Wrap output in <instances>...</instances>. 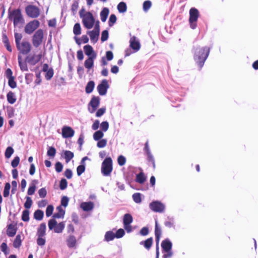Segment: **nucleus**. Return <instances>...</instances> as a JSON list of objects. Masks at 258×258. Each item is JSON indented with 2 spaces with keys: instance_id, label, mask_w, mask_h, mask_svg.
I'll return each mask as SVG.
<instances>
[{
  "instance_id": "nucleus-1",
  "label": "nucleus",
  "mask_w": 258,
  "mask_h": 258,
  "mask_svg": "<svg viewBox=\"0 0 258 258\" xmlns=\"http://www.w3.org/2000/svg\"><path fill=\"white\" fill-rule=\"evenodd\" d=\"M209 52L210 48L208 47L197 48L196 49L194 55V59L200 68L204 66Z\"/></svg>"
},
{
  "instance_id": "nucleus-2",
  "label": "nucleus",
  "mask_w": 258,
  "mask_h": 258,
  "mask_svg": "<svg viewBox=\"0 0 258 258\" xmlns=\"http://www.w3.org/2000/svg\"><path fill=\"white\" fill-rule=\"evenodd\" d=\"M9 19L13 22L15 27H20L24 23V19L19 9L9 11Z\"/></svg>"
},
{
  "instance_id": "nucleus-3",
  "label": "nucleus",
  "mask_w": 258,
  "mask_h": 258,
  "mask_svg": "<svg viewBox=\"0 0 258 258\" xmlns=\"http://www.w3.org/2000/svg\"><path fill=\"white\" fill-rule=\"evenodd\" d=\"M80 16L82 19L83 24L86 28L90 29L96 24L94 17L90 12H86L84 14H82L80 12Z\"/></svg>"
},
{
  "instance_id": "nucleus-4",
  "label": "nucleus",
  "mask_w": 258,
  "mask_h": 258,
  "mask_svg": "<svg viewBox=\"0 0 258 258\" xmlns=\"http://www.w3.org/2000/svg\"><path fill=\"white\" fill-rule=\"evenodd\" d=\"M112 161L110 157L105 159L102 163L101 172L104 176H109L112 171Z\"/></svg>"
},
{
  "instance_id": "nucleus-5",
  "label": "nucleus",
  "mask_w": 258,
  "mask_h": 258,
  "mask_svg": "<svg viewBox=\"0 0 258 258\" xmlns=\"http://www.w3.org/2000/svg\"><path fill=\"white\" fill-rule=\"evenodd\" d=\"M48 225L49 230L53 229L54 232L57 233H61L65 227L64 222H61L57 224L56 221L54 219L49 220Z\"/></svg>"
},
{
  "instance_id": "nucleus-6",
  "label": "nucleus",
  "mask_w": 258,
  "mask_h": 258,
  "mask_svg": "<svg viewBox=\"0 0 258 258\" xmlns=\"http://www.w3.org/2000/svg\"><path fill=\"white\" fill-rule=\"evenodd\" d=\"M44 33L42 29H38L33 35L32 39L33 45L35 47L39 46L43 41Z\"/></svg>"
},
{
  "instance_id": "nucleus-7",
  "label": "nucleus",
  "mask_w": 258,
  "mask_h": 258,
  "mask_svg": "<svg viewBox=\"0 0 258 258\" xmlns=\"http://www.w3.org/2000/svg\"><path fill=\"white\" fill-rule=\"evenodd\" d=\"M199 17V11L195 8L190 9V10H189V22L190 24V27L191 29H194L196 28L197 21Z\"/></svg>"
},
{
  "instance_id": "nucleus-8",
  "label": "nucleus",
  "mask_w": 258,
  "mask_h": 258,
  "mask_svg": "<svg viewBox=\"0 0 258 258\" xmlns=\"http://www.w3.org/2000/svg\"><path fill=\"white\" fill-rule=\"evenodd\" d=\"M17 49L19 51V54H27L31 50V45L29 42L23 40L21 42L16 45Z\"/></svg>"
},
{
  "instance_id": "nucleus-9",
  "label": "nucleus",
  "mask_w": 258,
  "mask_h": 258,
  "mask_svg": "<svg viewBox=\"0 0 258 258\" xmlns=\"http://www.w3.org/2000/svg\"><path fill=\"white\" fill-rule=\"evenodd\" d=\"M99 33V22L98 21L96 22L93 30L92 31H88L87 33L89 35L91 41L93 43H96L98 40Z\"/></svg>"
},
{
  "instance_id": "nucleus-10",
  "label": "nucleus",
  "mask_w": 258,
  "mask_h": 258,
  "mask_svg": "<svg viewBox=\"0 0 258 258\" xmlns=\"http://www.w3.org/2000/svg\"><path fill=\"white\" fill-rule=\"evenodd\" d=\"M26 13L27 16L32 18H36L40 15V10L35 6L29 5L25 8Z\"/></svg>"
},
{
  "instance_id": "nucleus-11",
  "label": "nucleus",
  "mask_w": 258,
  "mask_h": 258,
  "mask_svg": "<svg viewBox=\"0 0 258 258\" xmlns=\"http://www.w3.org/2000/svg\"><path fill=\"white\" fill-rule=\"evenodd\" d=\"M39 25L40 22L37 20L30 21L25 26V32L26 34H31L39 27Z\"/></svg>"
},
{
  "instance_id": "nucleus-12",
  "label": "nucleus",
  "mask_w": 258,
  "mask_h": 258,
  "mask_svg": "<svg viewBox=\"0 0 258 258\" xmlns=\"http://www.w3.org/2000/svg\"><path fill=\"white\" fill-rule=\"evenodd\" d=\"M100 104V98L93 96L88 105V109L90 113H94Z\"/></svg>"
},
{
  "instance_id": "nucleus-13",
  "label": "nucleus",
  "mask_w": 258,
  "mask_h": 258,
  "mask_svg": "<svg viewBox=\"0 0 258 258\" xmlns=\"http://www.w3.org/2000/svg\"><path fill=\"white\" fill-rule=\"evenodd\" d=\"M155 234L156 237V258L159 257V241L161 235V230L160 228L158 226L157 221H156L155 222Z\"/></svg>"
},
{
  "instance_id": "nucleus-14",
  "label": "nucleus",
  "mask_w": 258,
  "mask_h": 258,
  "mask_svg": "<svg viewBox=\"0 0 258 258\" xmlns=\"http://www.w3.org/2000/svg\"><path fill=\"white\" fill-rule=\"evenodd\" d=\"M150 209L156 212H162L165 210V206L159 201L153 202L150 204Z\"/></svg>"
},
{
  "instance_id": "nucleus-15",
  "label": "nucleus",
  "mask_w": 258,
  "mask_h": 258,
  "mask_svg": "<svg viewBox=\"0 0 258 258\" xmlns=\"http://www.w3.org/2000/svg\"><path fill=\"white\" fill-rule=\"evenodd\" d=\"M109 85L106 80H103L97 87V91L100 95H105L106 94Z\"/></svg>"
},
{
  "instance_id": "nucleus-16",
  "label": "nucleus",
  "mask_w": 258,
  "mask_h": 258,
  "mask_svg": "<svg viewBox=\"0 0 258 258\" xmlns=\"http://www.w3.org/2000/svg\"><path fill=\"white\" fill-rule=\"evenodd\" d=\"M41 58V54H30L26 57V61L29 64L34 66L38 63Z\"/></svg>"
},
{
  "instance_id": "nucleus-17",
  "label": "nucleus",
  "mask_w": 258,
  "mask_h": 258,
  "mask_svg": "<svg viewBox=\"0 0 258 258\" xmlns=\"http://www.w3.org/2000/svg\"><path fill=\"white\" fill-rule=\"evenodd\" d=\"M130 46L134 52H137L140 49L141 45L139 40L135 36H132L130 40Z\"/></svg>"
},
{
  "instance_id": "nucleus-18",
  "label": "nucleus",
  "mask_w": 258,
  "mask_h": 258,
  "mask_svg": "<svg viewBox=\"0 0 258 258\" xmlns=\"http://www.w3.org/2000/svg\"><path fill=\"white\" fill-rule=\"evenodd\" d=\"M66 243L69 248H76L77 245V239L76 237L74 235H70L66 239Z\"/></svg>"
},
{
  "instance_id": "nucleus-19",
  "label": "nucleus",
  "mask_w": 258,
  "mask_h": 258,
  "mask_svg": "<svg viewBox=\"0 0 258 258\" xmlns=\"http://www.w3.org/2000/svg\"><path fill=\"white\" fill-rule=\"evenodd\" d=\"M74 135V130L69 126H64L62 128V136L64 138L72 137Z\"/></svg>"
},
{
  "instance_id": "nucleus-20",
  "label": "nucleus",
  "mask_w": 258,
  "mask_h": 258,
  "mask_svg": "<svg viewBox=\"0 0 258 258\" xmlns=\"http://www.w3.org/2000/svg\"><path fill=\"white\" fill-rule=\"evenodd\" d=\"M89 158L87 156L83 157L81 161V165L78 166L77 168V174L80 176L85 170V161L89 160Z\"/></svg>"
},
{
  "instance_id": "nucleus-21",
  "label": "nucleus",
  "mask_w": 258,
  "mask_h": 258,
  "mask_svg": "<svg viewBox=\"0 0 258 258\" xmlns=\"http://www.w3.org/2000/svg\"><path fill=\"white\" fill-rule=\"evenodd\" d=\"M18 60L19 63V66L20 68V69L22 71H27L28 70L27 61L25 60H23L22 58V56L21 54H19L18 56Z\"/></svg>"
},
{
  "instance_id": "nucleus-22",
  "label": "nucleus",
  "mask_w": 258,
  "mask_h": 258,
  "mask_svg": "<svg viewBox=\"0 0 258 258\" xmlns=\"http://www.w3.org/2000/svg\"><path fill=\"white\" fill-rule=\"evenodd\" d=\"M46 226L45 223H41L37 228L36 235L37 236L45 237L46 235Z\"/></svg>"
},
{
  "instance_id": "nucleus-23",
  "label": "nucleus",
  "mask_w": 258,
  "mask_h": 258,
  "mask_svg": "<svg viewBox=\"0 0 258 258\" xmlns=\"http://www.w3.org/2000/svg\"><path fill=\"white\" fill-rule=\"evenodd\" d=\"M94 204L92 202H83L81 204V208L86 212L90 211L94 208Z\"/></svg>"
},
{
  "instance_id": "nucleus-24",
  "label": "nucleus",
  "mask_w": 258,
  "mask_h": 258,
  "mask_svg": "<svg viewBox=\"0 0 258 258\" xmlns=\"http://www.w3.org/2000/svg\"><path fill=\"white\" fill-rule=\"evenodd\" d=\"M84 50L85 51V53L90 57L93 56L94 55H95V57H96V53L94 51L92 47L89 45H87L84 46Z\"/></svg>"
},
{
  "instance_id": "nucleus-25",
  "label": "nucleus",
  "mask_w": 258,
  "mask_h": 258,
  "mask_svg": "<svg viewBox=\"0 0 258 258\" xmlns=\"http://www.w3.org/2000/svg\"><path fill=\"white\" fill-rule=\"evenodd\" d=\"M16 232L17 227L15 225L10 224L8 225L7 230V234L9 237L14 236L16 234Z\"/></svg>"
},
{
  "instance_id": "nucleus-26",
  "label": "nucleus",
  "mask_w": 258,
  "mask_h": 258,
  "mask_svg": "<svg viewBox=\"0 0 258 258\" xmlns=\"http://www.w3.org/2000/svg\"><path fill=\"white\" fill-rule=\"evenodd\" d=\"M172 245V244L171 242L168 239L163 240L161 243V247L164 251L171 250Z\"/></svg>"
},
{
  "instance_id": "nucleus-27",
  "label": "nucleus",
  "mask_w": 258,
  "mask_h": 258,
  "mask_svg": "<svg viewBox=\"0 0 258 258\" xmlns=\"http://www.w3.org/2000/svg\"><path fill=\"white\" fill-rule=\"evenodd\" d=\"M95 55L88 57L84 62L85 67L87 69H90L93 67L94 60L96 58Z\"/></svg>"
},
{
  "instance_id": "nucleus-28",
  "label": "nucleus",
  "mask_w": 258,
  "mask_h": 258,
  "mask_svg": "<svg viewBox=\"0 0 258 258\" xmlns=\"http://www.w3.org/2000/svg\"><path fill=\"white\" fill-rule=\"evenodd\" d=\"M38 183V180H33L31 182V183L30 184V186L28 188L27 194L29 195H32L34 194L36 189V185Z\"/></svg>"
},
{
  "instance_id": "nucleus-29",
  "label": "nucleus",
  "mask_w": 258,
  "mask_h": 258,
  "mask_svg": "<svg viewBox=\"0 0 258 258\" xmlns=\"http://www.w3.org/2000/svg\"><path fill=\"white\" fill-rule=\"evenodd\" d=\"M7 99L9 103L13 104L16 101L15 94L12 91L9 92L7 95Z\"/></svg>"
},
{
  "instance_id": "nucleus-30",
  "label": "nucleus",
  "mask_w": 258,
  "mask_h": 258,
  "mask_svg": "<svg viewBox=\"0 0 258 258\" xmlns=\"http://www.w3.org/2000/svg\"><path fill=\"white\" fill-rule=\"evenodd\" d=\"M109 11L108 8H104L101 11L100 13V18L101 21L103 22H104L106 21L108 14H109Z\"/></svg>"
},
{
  "instance_id": "nucleus-31",
  "label": "nucleus",
  "mask_w": 258,
  "mask_h": 258,
  "mask_svg": "<svg viewBox=\"0 0 258 258\" xmlns=\"http://www.w3.org/2000/svg\"><path fill=\"white\" fill-rule=\"evenodd\" d=\"M56 210H57L58 212L55 213L53 217L55 218H63L65 214V211L60 206L57 207Z\"/></svg>"
},
{
  "instance_id": "nucleus-32",
  "label": "nucleus",
  "mask_w": 258,
  "mask_h": 258,
  "mask_svg": "<svg viewBox=\"0 0 258 258\" xmlns=\"http://www.w3.org/2000/svg\"><path fill=\"white\" fill-rule=\"evenodd\" d=\"M152 243H153V238L151 237L148 238L145 241H141L140 243V244L141 245H144V247L147 249H149L150 248V247H151V246L152 245Z\"/></svg>"
},
{
  "instance_id": "nucleus-33",
  "label": "nucleus",
  "mask_w": 258,
  "mask_h": 258,
  "mask_svg": "<svg viewBox=\"0 0 258 258\" xmlns=\"http://www.w3.org/2000/svg\"><path fill=\"white\" fill-rule=\"evenodd\" d=\"M74 153L70 151H63V157L67 163L69 162L74 157Z\"/></svg>"
},
{
  "instance_id": "nucleus-34",
  "label": "nucleus",
  "mask_w": 258,
  "mask_h": 258,
  "mask_svg": "<svg viewBox=\"0 0 258 258\" xmlns=\"http://www.w3.org/2000/svg\"><path fill=\"white\" fill-rule=\"evenodd\" d=\"M115 237V234L111 231H108L105 234L104 239L106 241H110Z\"/></svg>"
},
{
  "instance_id": "nucleus-35",
  "label": "nucleus",
  "mask_w": 258,
  "mask_h": 258,
  "mask_svg": "<svg viewBox=\"0 0 258 258\" xmlns=\"http://www.w3.org/2000/svg\"><path fill=\"white\" fill-rule=\"evenodd\" d=\"M22 244L21 236L19 234L17 235L13 242V246L15 248H19Z\"/></svg>"
},
{
  "instance_id": "nucleus-36",
  "label": "nucleus",
  "mask_w": 258,
  "mask_h": 258,
  "mask_svg": "<svg viewBox=\"0 0 258 258\" xmlns=\"http://www.w3.org/2000/svg\"><path fill=\"white\" fill-rule=\"evenodd\" d=\"M43 216V212L40 210H36L34 214V217L37 220H41Z\"/></svg>"
},
{
  "instance_id": "nucleus-37",
  "label": "nucleus",
  "mask_w": 258,
  "mask_h": 258,
  "mask_svg": "<svg viewBox=\"0 0 258 258\" xmlns=\"http://www.w3.org/2000/svg\"><path fill=\"white\" fill-rule=\"evenodd\" d=\"M94 86H95V83L93 81H89L86 87V92L87 93H91L94 88Z\"/></svg>"
},
{
  "instance_id": "nucleus-38",
  "label": "nucleus",
  "mask_w": 258,
  "mask_h": 258,
  "mask_svg": "<svg viewBox=\"0 0 258 258\" xmlns=\"http://www.w3.org/2000/svg\"><path fill=\"white\" fill-rule=\"evenodd\" d=\"M146 177L144 174L143 172H141L136 176V181L140 183H143L145 182Z\"/></svg>"
},
{
  "instance_id": "nucleus-39",
  "label": "nucleus",
  "mask_w": 258,
  "mask_h": 258,
  "mask_svg": "<svg viewBox=\"0 0 258 258\" xmlns=\"http://www.w3.org/2000/svg\"><path fill=\"white\" fill-rule=\"evenodd\" d=\"M104 136V134L101 131H97L93 134V139L95 141L101 140Z\"/></svg>"
},
{
  "instance_id": "nucleus-40",
  "label": "nucleus",
  "mask_w": 258,
  "mask_h": 258,
  "mask_svg": "<svg viewBox=\"0 0 258 258\" xmlns=\"http://www.w3.org/2000/svg\"><path fill=\"white\" fill-rule=\"evenodd\" d=\"M133 222V218L131 215L125 214L123 217V224H131Z\"/></svg>"
},
{
  "instance_id": "nucleus-41",
  "label": "nucleus",
  "mask_w": 258,
  "mask_h": 258,
  "mask_svg": "<svg viewBox=\"0 0 258 258\" xmlns=\"http://www.w3.org/2000/svg\"><path fill=\"white\" fill-rule=\"evenodd\" d=\"M73 32L76 35H79L81 34V28L79 23H76L75 24L73 28Z\"/></svg>"
},
{
  "instance_id": "nucleus-42",
  "label": "nucleus",
  "mask_w": 258,
  "mask_h": 258,
  "mask_svg": "<svg viewBox=\"0 0 258 258\" xmlns=\"http://www.w3.org/2000/svg\"><path fill=\"white\" fill-rule=\"evenodd\" d=\"M14 150L11 147H8L5 151V155L6 158L9 159L11 157L12 154L14 153Z\"/></svg>"
},
{
  "instance_id": "nucleus-43",
  "label": "nucleus",
  "mask_w": 258,
  "mask_h": 258,
  "mask_svg": "<svg viewBox=\"0 0 258 258\" xmlns=\"http://www.w3.org/2000/svg\"><path fill=\"white\" fill-rule=\"evenodd\" d=\"M117 9L120 13H124L126 12V4L124 2H120L117 6Z\"/></svg>"
},
{
  "instance_id": "nucleus-44",
  "label": "nucleus",
  "mask_w": 258,
  "mask_h": 258,
  "mask_svg": "<svg viewBox=\"0 0 258 258\" xmlns=\"http://www.w3.org/2000/svg\"><path fill=\"white\" fill-rule=\"evenodd\" d=\"M22 220L23 221L27 222L29 220V212L28 210H24L22 213Z\"/></svg>"
},
{
  "instance_id": "nucleus-45",
  "label": "nucleus",
  "mask_w": 258,
  "mask_h": 258,
  "mask_svg": "<svg viewBox=\"0 0 258 258\" xmlns=\"http://www.w3.org/2000/svg\"><path fill=\"white\" fill-rule=\"evenodd\" d=\"M11 188V185L9 183H6L5 186L4 190V197H8L9 195L10 189Z\"/></svg>"
},
{
  "instance_id": "nucleus-46",
  "label": "nucleus",
  "mask_w": 258,
  "mask_h": 258,
  "mask_svg": "<svg viewBox=\"0 0 258 258\" xmlns=\"http://www.w3.org/2000/svg\"><path fill=\"white\" fill-rule=\"evenodd\" d=\"M97 142V146L99 148H102L105 147L107 145V140L103 139H101Z\"/></svg>"
},
{
  "instance_id": "nucleus-47",
  "label": "nucleus",
  "mask_w": 258,
  "mask_h": 258,
  "mask_svg": "<svg viewBox=\"0 0 258 258\" xmlns=\"http://www.w3.org/2000/svg\"><path fill=\"white\" fill-rule=\"evenodd\" d=\"M45 237L43 236H37V243L39 246H43L45 244Z\"/></svg>"
},
{
  "instance_id": "nucleus-48",
  "label": "nucleus",
  "mask_w": 258,
  "mask_h": 258,
  "mask_svg": "<svg viewBox=\"0 0 258 258\" xmlns=\"http://www.w3.org/2000/svg\"><path fill=\"white\" fill-rule=\"evenodd\" d=\"M8 84L12 88H15L17 87V83L14 77L8 79Z\"/></svg>"
},
{
  "instance_id": "nucleus-49",
  "label": "nucleus",
  "mask_w": 258,
  "mask_h": 258,
  "mask_svg": "<svg viewBox=\"0 0 258 258\" xmlns=\"http://www.w3.org/2000/svg\"><path fill=\"white\" fill-rule=\"evenodd\" d=\"M152 5L151 2L150 1H146L143 3V10L144 11L147 12L149 10Z\"/></svg>"
},
{
  "instance_id": "nucleus-50",
  "label": "nucleus",
  "mask_w": 258,
  "mask_h": 258,
  "mask_svg": "<svg viewBox=\"0 0 258 258\" xmlns=\"http://www.w3.org/2000/svg\"><path fill=\"white\" fill-rule=\"evenodd\" d=\"M133 198L136 203H140L141 202V195L140 193L134 194L133 195Z\"/></svg>"
},
{
  "instance_id": "nucleus-51",
  "label": "nucleus",
  "mask_w": 258,
  "mask_h": 258,
  "mask_svg": "<svg viewBox=\"0 0 258 258\" xmlns=\"http://www.w3.org/2000/svg\"><path fill=\"white\" fill-rule=\"evenodd\" d=\"M32 200L31 198L29 197H26V201L24 204V207L26 209H30L32 206Z\"/></svg>"
},
{
  "instance_id": "nucleus-52",
  "label": "nucleus",
  "mask_w": 258,
  "mask_h": 258,
  "mask_svg": "<svg viewBox=\"0 0 258 258\" xmlns=\"http://www.w3.org/2000/svg\"><path fill=\"white\" fill-rule=\"evenodd\" d=\"M117 162L120 166H123L126 162V159L123 156L120 155L117 158Z\"/></svg>"
},
{
  "instance_id": "nucleus-53",
  "label": "nucleus",
  "mask_w": 258,
  "mask_h": 258,
  "mask_svg": "<svg viewBox=\"0 0 258 258\" xmlns=\"http://www.w3.org/2000/svg\"><path fill=\"white\" fill-rule=\"evenodd\" d=\"M55 154L56 150L55 148L52 147H49L47 152V155L50 157H54Z\"/></svg>"
},
{
  "instance_id": "nucleus-54",
  "label": "nucleus",
  "mask_w": 258,
  "mask_h": 258,
  "mask_svg": "<svg viewBox=\"0 0 258 258\" xmlns=\"http://www.w3.org/2000/svg\"><path fill=\"white\" fill-rule=\"evenodd\" d=\"M67 185H68V182H67V180L64 178L61 179L60 181V184H59L60 188L61 190H64V189H66L67 188Z\"/></svg>"
},
{
  "instance_id": "nucleus-55",
  "label": "nucleus",
  "mask_w": 258,
  "mask_h": 258,
  "mask_svg": "<svg viewBox=\"0 0 258 258\" xmlns=\"http://www.w3.org/2000/svg\"><path fill=\"white\" fill-rule=\"evenodd\" d=\"M101 129L102 132H106L109 127V124L107 121H103L100 124Z\"/></svg>"
},
{
  "instance_id": "nucleus-56",
  "label": "nucleus",
  "mask_w": 258,
  "mask_h": 258,
  "mask_svg": "<svg viewBox=\"0 0 258 258\" xmlns=\"http://www.w3.org/2000/svg\"><path fill=\"white\" fill-rule=\"evenodd\" d=\"M53 211V207L52 205H48L46 208V215L47 217L50 216Z\"/></svg>"
},
{
  "instance_id": "nucleus-57",
  "label": "nucleus",
  "mask_w": 258,
  "mask_h": 258,
  "mask_svg": "<svg viewBox=\"0 0 258 258\" xmlns=\"http://www.w3.org/2000/svg\"><path fill=\"white\" fill-rule=\"evenodd\" d=\"M69 201V199L67 197L63 196L61 200V205L66 207L68 205Z\"/></svg>"
},
{
  "instance_id": "nucleus-58",
  "label": "nucleus",
  "mask_w": 258,
  "mask_h": 258,
  "mask_svg": "<svg viewBox=\"0 0 258 258\" xmlns=\"http://www.w3.org/2000/svg\"><path fill=\"white\" fill-rule=\"evenodd\" d=\"M125 232L123 229H119L116 232L115 237L117 238H120L123 236Z\"/></svg>"
},
{
  "instance_id": "nucleus-59",
  "label": "nucleus",
  "mask_w": 258,
  "mask_h": 258,
  "mask_svg": "<svg viewBox=\"0 0 258 258\" xmlns=\"http://www.w3.org/2000/svg\"><path fill=\"white\" fill-rule=\"evenodd\" d=\"M116 17L115 15L112 14L110 15L109 19V26H112L116 22Z\"/></svg>"
},
{
  "instance_id": "nucleus-60",
  "label": "nucleus",
  "mask_w": 258,
  "mask_h": 258,
  "mask_svg": "<svg viewBox=\"0 0 258 258\" xmlns=\"http://www.w3.org/2000/svg\"><path fill=\"white\" fill-rule=\"evenodd\" d=\"M22 38V35L21 33H15V39L16 42V45L21 42V39Z\"/></svg>"
},
{
  "instance_id": "nucleus-61",
  "label": "nucleus",
  "mask_w": 258,
  "mask_h": 258,
  "mask_svg": "<svg viewBox=\"0 0 258 258\" xmlns=\"http://www.w3.org/2000/svg\"><path fill=\"white\" fill-rule=\"evenodd\" d=\"M46 73L45 78L46 80H49L53 75V71L52 69H49Z\"/></svg>"
},
{
  "instance_id": "nucleus-62",
  "label": "nucleus",
  "mask_w": 258,
  "mask_h": 258,
  "mask_svg": "<svg viewBox=\"0 0 258 258\" xmlns=\"http://www.w3.org/2000/svg\"><path fill=\"white\" fill-rule=\"evenodd\" d=\"M20 162V158L19 157L17 156L14 158L11 163V165L13 167H16Z\"/></svg>"
},
{
  "instance_id": "nucleus-63",
  "label": "nucleus",
  "mask_w": 258,
  "mask_h": 258,
  "mask_svg": "<svg viewBox=\"0 0 258 258\" xmlns=\"http://www.w3.org/2000/svg\"><path fill=\"white\" fill-rule=\"evenodd\" d=\"M62 168L63 165L60 162H57L56 163L55 165V169L57 172H60L62 171Z\"/></svg>"
},
{
  "instance_id": "nucleus-64",
  "label": "nucleus",
  "mask_w": 258,
  "mask_h": 258,
  "mask_svg": "<svg viewBox=\"0 0 258 258\" xmlns=\"http://www.w3.org/2000/svg\"><path fill=\"white\" fill-rule=\"evenodd\" d=\"M105 111L106 108L105 107L99 109L96 113V116L98 117L101 116L105 112Z\"/></svg>"
}]
</instances>
